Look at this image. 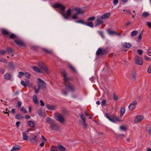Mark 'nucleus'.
I'll list each match as a JSON object with an SVG mask.
<instances>
[{
	"label": "nucleus",
	"mask_w": 151,
	"mask_h": 151,
	"mask_svg": "<svg viewBox=\"0 0 151 151\" xmlns=\"http://www.w3.org/2000/svg\"><path fill=\"white\" fill-rule=\"evenodd\" d=\"M62 75L64 77V83L65 86V88L68 91L73 92L76 90V88L74 85L71 83H70L68 78L66 77V73L63 70L61 71Z\"/></svg>",
	"instance_id": "obj_1"
},
{
	"label": "nucleus",
	"mask_w": 151,
	"mask_h": 151,
	"mask_svg": "<svg viewBox=\"0 0 151 151\" xmlns=\"http://www.w3.org/2000/svg\"><path fill=\"white\" fill-rule=\"evenodd\" d=\"M72 10L76 12V14L73 15L72 19H76L78 18V14H82L84 13V11L83 8H81L76 7L74 6H72Z\"/></svg>",
	"instance_id": "obj_2"
},
{
	"label": "nucleus",
	"mask_w": 151,
	"mask_h": 151,
	"mask_svg": "<svg viewBox=\"0 0 151 151\" xmlns=\"http://www.w3.org/2000/svg\"><path fill=\"white\" fill-rule=\"evenodd\" d=\"M105 116L111 122L115 123L116 122H121L122 121V119L119 118L116 115H114L113 116L110 117L108 115V113H105L104 114Z\"/></svg>",
	"instance_id": "obj_3"
},
{
	"label": "nucleus",
	"mask_w": 151,
	"mask_h": 151,
	"mask_svg": "<svg viewBox=\"0 0 151 151\" xmlns=\"http://www.w3.org/2000/svg\"><path fill=\"white\" fill-rule=\"evenodd\" d=\"M72 10V7L67 9L65 13L62 14V15L63 17L66 19H68L70 17L71 14Z\"/></svg>",
	"instance_id": "obj_4"
},
{
	"label": "nucleus",
	"mask_w": 151,
	"mask_h": 151,
	"mask_svg": "<svg viewBox=\"0 0 151 151\" xmlns=\"http://www.w3.org/2000/svg\"><path fill=\"white\" fill-rule=\"evenodd\" d=\"M55 118L56 120L61 123H63L65 121V119L63 117L61 114H55Z\"/></svg>",
	"instance_id": "obj_5"
},
{
	"label": "nucleus",
	"mask_w": 151,
	"mask_h": 151,
	"mask_svg": "<svg viewBox=\"0 0 151 151\" xmlns=\"http://www.w3.org/2000/svg\"><path fill=\"white\" fill-rule=\"evenodd\" d=\"M37 80H38L37 82L38 86L39 88H45L46 86V84L45 82L39 78H37Z\"/></svg>",
	"instance_id": "obj_6"
},
{
	"label": "nucleus",
	"mask_w": 151,
	"mask_h": 151,
	"mask_svg": "<svg viewBox=\"0 0 151 151\" xmlns=\"http://www.w3.org/2000/svg\"><path fill=\"white\" fill-rule=\"evenodd\" d=\"M29 141L31 143L37 144L38 143V138L36 135L32 134L31 137L29 139Z\"/></svg>",
	"instance_id": "obj_7"
},
{
	"label": "nucleus",
	"mask_w": 151,
	"mask_h": 151,
	"mask_svg": "<svg viewBox=\"0 0 151 151\" xmlns=\"http://www.w3.org/2000/svg\"><path fill=\"white\" fill-rule=\"evenodd\" d=\"M135 63L136 64L140 65H142L143 64V61L142 59L137 56H136L135 57Z\"/></svg>",
	"instance_id": "obj_8"
},
{
	"label": "nucleus",
	"mask_w": 151,
	"mask_h": 151,
	"mask_svg": "<svg viewBox=\"0 0 151 151\" xmlns=\"http://www.w3.org/2000/svg\"><path fill=\"white\" fill-rule=\"evenodd\" d=\"M52 147L55 149H57L58 151H65L66 150V148L60 144L58 145L57 147L52 146Z\"/></svg>",
	"instance_id": "obj_9"
},
{
	"label": "nucleus",
	"mask_w": 151,
	"mask_h": 151,
	"mask_svg": "<svg viewBox=\"0 0 151 151\" xmlns=\"http://www.w3.org/2000/svg\"><path fill=\"white\" fill-rule=\"evenodd\" d=\"M137 104V102L136 101H133L129 106L128 108L130 111H132L134 109Z\"/></svg>",
	"instance_id": "obj_10"
},
{
	"label": "nucleus",
	"mask_w": 151,
	"mask_h": 151,
	"mask_svg": "<svg viewBox=\"0 0 151 151\" xmlns=\"http://www.w3.org/2000/svg\"><path fill=\"white\" fill-rule=\"evenodd\" d=\"M54 7L55 8H60V9L63 11H64L65 9V7L64 5H62L60 3H55L54 5Z\"/></svg>",
	"instance_id": "obj_11"
},
{
	"label": "nucleus",
	"mask_w": 151,
	"mask_h": 151,
	"mask_svg": "<svg viewBox=\"0 0 151 151\" xmlns=\"http://www.w3.org/2000/svg\"><path fill=\"white\" fill-rule=\"evenodd\" d=\"M144 119V117L143 116H136L134 119V122L135 123H137Z\"/></svg>",
	"instance_id": "obj_12"
},
{
	"label": "nucleus",
	"mask_w": 151,
	"mask_h": 151,
	"mask_svg": "<svg viewBox=\"0 0 151 151\" xmlns=\"http://www.w3.org/2000/svg\"><path fill=\"white\" fill-rule=\"evenodd\" d=\"M50 127L52 130H57L59 128V126L57 124H53V123L51 124Z\"/></svg>",
	"instance_id": "obj_13"
},
{
	"label": "nucleus",
	"mask_w": 151,
	"mask_h": 151,
	"mask_svg": "<svg viewBox=\"0 0 151 151\" xmlns=\"http://www.w3.org/2000/svg\"><path fill=\"white\" fill-rule=\"evenodd\" d=\"M20 149L21 147L20 146L18 145H16L12 147L11 151H17L19 150Z\"/></svg>",
	"instance_id": "obj_14"
},
{
	"label": "nucleus",
	"mask_w": 151,
	"mask_h": 151,
	"mask_svg": "<svg viewBox=\"0 0 151 151\" xmlns=\"http://www.w3.org/2000/svg\"><path fill=\"white\" fill-rule=\"evenodd\" d=\"M110 13L108 12H107L100 17V18L102 19H105L109 17Z\"/></svg>",
	"instance_id": "obj_15"
},
{
	"label": "nucleus",
	"mask_w": 151,
	"mask_h": 151,
	"mask_svg": "<svg viewBox=\"0 0 151 151\" xmlns=\"http://www.w3.org/2000/svg\"><path fill=\"white\" fill-rule=\"evenodd\" d=\"M38 113L39 115L41 116H45L46 115V114L44 111H43L41 109H39L38 110Z\"/></svg>",
	"instance_id": "obj_16"
},
{
	"label": "nucleus",
	"mask_w": 151,
	"mask_h": 151,
	"mask_svg": "<svg viewBox=\"0 0 151 151\" xmlns=\"http://www.w3.org/2000/svg\"><path fill=\"white\" fill-rule=\"evenodd\" d=\"M15 42L17 45L20 46L24 47L25 46L24 43L21 40H15Z\"/></svg>",
	"instance_id": "obj_17"
},
{
	"label": "nucleus",
	"mask_w": 151,
	"mask_h": 151,
	"mask_svg": "<svg viewBox=\"0 0 151 151\" xmlns=\"http://www.w3.org/2000/svg\"><path fill=\"white\" fill-rule=\"evenodd\" d=\"M46 106L47 108L49 110H54L56 109L55 106L53 105L47 104L46 105Z\"/></svg>",
	"instance_id": "obj_18"
},
{
	"label": "nucleus",
	"mask_w": 151,
	"mask_h": 151,
	"mask_svg": "<svg viewBox=\"0 0 151 151\" xmlns=\"http://www.w3.org/2000/svg\"><path fill=\"white\" fill-rule=\"evenodd\" d=\"M27 124L31 127L34 128L35 127V124L32 121H29L27 122Z\"/></svg>",
	"instance_id": "obj_19"
},
{
	"label": "nucleus",
	"mask_w": 151,
	"mask_h": 151,
	"mask_svg": "<svg viewBox=\"0 0 151 151\" xmlns=\"http://www.w3.org/2000/svg\"><path fill=\"white\" fill-rule=\"evenodd\" d=\"M107 32L110 35H118V34L117 32L115 31H112L110 29H108Z\"/></svg>",
	"instance_id": "obj_20"
},
{
	"label": "nucleus",
	"mask_w": 151,
	"mask_h": 151,
	"mask_svg": "<svg viewBox=\"0 0 151 151\" xmlns=\"http://www.w3.org/2000/svg\"><path fill=\"white\" fill-rule=\"evenodd\" d=\"M8 68L9 70H12L14 69V66L12 62H11L9 63Z\"/></svg>",
	"instance_id": "obj_21"
},
{
	"label": "nucleus",
	"mask_w": 151,
	"mask_h": 151,
	"mask_svg": "<svg viewBox=\"0 0 151 151\" xmlns=\"http://www.w3.org/2000/svg\"><path fill=\"white\" fill-rule=\"evenodd\" d=\"M85 122L86 121L82 122V121L80 122L83 128L84 129H86L87 127V124L85 123Z\"/></svg>",
	"instance_id": "obj_22"
},
{
	"label": "nucleus",
	"mask_w": 151,
	"mask_h": 151,
	"mask_svg": "<svg viewBox=\"0 0 151 151\" xmlns=\"http://www.w3.org/2000/svg\"><path fill=\"white\" fill-rule=\"evenodd\" d=\"M146 128L147 131L149 134H151V125H147L146 126Z\"/></svg>",
	"instance_id": "obj_23"
},
{
	"label": "nucleus",
	"mask_w": 151,
	"mask_h": 151,
	"mask_svg": "<svg viewBox=\"0 0 151 151\" xmlns=\"http://www.w3.org/2000/svg\"><path fill=\"white\" fill-rule=\"evenodd\" d=\"M85 25L87 26H89L91 27H93V24L91 22H85Z\"/></svg>",
	"instance_id": "obj_24"
},
{
	"label": "nucleus",
	"mask_w": 151,
	"mask_h": 151,
	"mask_svg": "<svg viewBox=\"0 0 151 151\" xmlns=\"http://www.w3.org/2000/svg\"><path fill=\"white\" fill-rule=\"evenodd\" d=\"M22 135L23 139L24 140H27L28 139V136L27 135L25 132H22Z\"/></svg>",
	"instance_id": "obj_25"
},
{
	"label": "nucleus",
	"mask_w": 151,
	"mask_h": 151,
	"mask_svg": "<svg viewBox=\"0 0 151 151\" xmlns=\"http://www.w3.org/2000/svg\"><path fill=\"white\" fill-rule=\"evenodd\" d=\"M123 46L126 48H129L132 46V44L129 43L125 42L123 44Z\"/></svg>",
	"instance_id": "obj_26"
},
{
	"label": "nucleus",
	"mask_w": 151,
	"mask_h": 151,
	"mask_svg": "<svg viewBox=\"0 0 151 151\" xmlns=\"http://www.w3.org/2000/svg\"><path fill=\"white\" fill-rule=\"evenodd\" d=\"M4 78L6 80H9L11 78V75L8 73H6L4 76Z\"/></svg>",
	"instance_id": "obj_27"
},
{
	"label": "nucleus",
	"mask_w": 151,
	"mask_h": 151,
	"mask_svg": "<svg viewBox=\"0 0 151 151\" xmlns=\"http://www.w3.org/2000/svg\"><path fill=\"white\" fill-rule=\"evenodd\" d=\"M32 100L33 102L36 104H38V101L37 99V98L36 95H34L33 96Z\"/></svg>",
	"instance_id": "obj_28"
},
{
	"label": "nucleus",
	"mask_w": 151,
	"mask_h": 151,
	"mask_svg": "<svg viewBox=\"0 0 151 151\" xmlns=\"http://www.w3.org/2000/svg\"><path fill=\"white\" fill-rule=\"evenodd\" d=\"M96 25H100L103 23V21L100 19H97L96 20Z\"/></svg>",
	"instance_id": "obj_29"
},
{
	"label": "nucleus",
	"mask_w": 151,
	"mask_h": 151,
	"mask_svg": "<svg viewBox=\"0 0 151 151\" xmlns=\"http://www.w3.org/2000/svg\"><path fill=\"white\" fill-rule=\"evenodd\" d=\"M47 122L49 124H51L53 123V121L49 117H47L46 119Z\"/></svg>",
	"instance_id": "obj_30"
},
{
	"label": "nucleus",
	"mask_w": 151,
	"mask_h": 151,
	"mask_svg": "<svg viewBox=\"0 0 151 151\" xmlns=\"http://www.w3.org/2000/svg\"><path fill=\"white\" fill-rule=\"evenodd\" d=\"M33 69L34 70L37 72L40 73H42V71L39 68H38L36 66H34L33 67Z\"/></svg>",
	"instance_id": "obj_31"
},
{
	"label": "nucleus",
	"mask_w": 151,
	"mask_h": 151,
	"mask_svg": "<svg viewBox=\"0 0 151 151\" xmlns=\"http://www.w3.org/2000/svg\"><path fill=\"white\" fill-rule=\"evenodd\" d=\"M125 111V109L124 107H123L121 108L120 110V117H122Z\"/></svg>",
	"instance_id": "obj_32"
},
{
	"label": "nucleus",
	"mask_w": 151,
	"mask_h": 151,
	"mask_svg": "<svg viewBox=\"0 0 151 151\" xmlns=\"http://www.w3.org/2000/svg\"><path fill=\"white\" fill-rule=\"evenodd\" d=\"M102 50L101 48H99L96 52V54L97 55H99L102 54Z\"/></svg>",
	"instance_id": "obj_33"
},
{
	"label": "nucleus",
	"mask_w": 151,
	"mask_h": 151,
	"mask_svg": "<svg viewBox=\"0 0 151 151\" xmlns=\"http://www.w3.org/2000/svg\"><path fill=\"white\" fill-rule=\"evenodd\" d=\"M119 129L121 130L125 131L127 129V128L124 126L122 125L120 127Z\"/></svg>",
	"instance_id": "obj_34"
},
{
	"label": "nucleus",
	"mask_w": 151,
	"mask_h": 151,
	"mask_svg": "<svg viewBox=\"0 0 151 151\" xmlns=\"http://www.w3.org/2000/svg\"><path fill=\"white\" fill-rule=\"evenodd\" d=\"M138 32L137 31H132L131 33V35L132 37H134L136 36Z\"/></svg>",
	"instance_id": "obj_35"
},
{
	"label": "nucleus",
	"mask_w": 151,
	"mask_h": 151,
	"mask_svg": "<svg viewBox=\"0 0 151 151\" xmlns=\"http://www.w3.org/2000/svg\"><path fill=\"white\" fill-rule=\"evenodd\" d=\"M79 116L82 119L83 121L82 122L86 121L85 117L81 113L79 114Z\"/></svg>",
	"instance_id": "obj_36"
},
{
	"label": "nucleus",
	"mask_w": 151,
	"mask_h": 151,
	"mask_svg": "<svg viewBox=\"0 0 151 151\" xmlns=\"http://www.w3.org/2000/svg\"><path fill=\"white\" fill-rule=\"evenodd\" d=\"M40 88H39V87L38 86L37 88V87L35 86H34V88H35V93H38L39 91Z\"/></svg>",
	"instance_id": "obj_37"
},
{
	"label": "nucleus",
	"mask_w": 151,
	"mask_h": 151,
	"mask_svg": "<svg viewBox=\"0 0 151 151\" xmlns=\"http://www.w3.org/2000/svg\"><path fill=\"white\" fill-rule=\"evenodd\" d=\"M0 62L5 63H6L7 62V60L5 58H0Z\"/></svg>",
	"instance_id": "obj_38"
},
{
	"label": "nucleus",
	"mask_w": 151,
	"mask_h": 151,
	"mask_svg": "<svg viewBox=\"0 0 151 151\" xmlns=\"http://www.w3.org/2000/svg\"><path fill=\"white\" fill-rule=\"evenodd\" d=\"M21 110L24 113H27V111L26 109L23 107H21Z\"/></svg>",
	"instance_id": "obj_39"
},
{
	"label": "nucleus",
	"mask_w": 151,
	"mask_h": 151,
	"mask_svg": "<svg viewBox=\"0 0 151 151\" xmlns=\"http://www.w3.org/2000/svg\"><path fill=\"white\" fill-rule=\"evenodd\" d=\"M113 98L114 100L115 101H116L118 99L117 96L115 93H114L113 94Z\"/></svg>",
	"instance_id": "obj_40"
},
{
	"label": "nucleus",
	"mask_w": 151,
	"mask_h": 151,
	"mask_svg": "<svg viewBox=\"0 0 151 151\" xmlns=\"http://www.w3.org/2000/svg\"><path fill=\"white\" fill-rule=\"evenodd\" d=\"M2 33L3 34L6 35H8L9 33V32L7 31L5 29H3L2 30Z\"/></svg>",
	"instance_id": "obj_41"
},
{
	"label": "nucleus",
	"mask_w": 151,
	"mask_h": 151,
	"mask_svg": "<svg viewBox=\"0 0 151 151\" xmlns=\"http://www.w3.org/2000/svg\"><path fill=\"white\" fill-rule=\"evenodd\" d=\"M6 50L9 53H12L13 52V50L10 47H7L6 48Z\"/></svg>",
	"instance_id": "obj_42"
},
{
	"label": "nucleus",
	"mask_w": 151,
	"mask_h": 151,
	"mask_svg": "<svg viewBox=\"0 0 151 151\" xmlns=\"http://www.w3.org/2000/svg\"><path fill=\"white\" fill-rule=\"evenodd\" d=\"M16 117L18 119H21L23 118V117L21 114H18L16 116Z\"/></svg>",
	"instance_id": "obj_43"
},
{
	"label": "nucleus",
	"mask_w": 151,
	"mask_h": 151,
	"mask_svg": "<svg viewBox=\"0 0 151 151\" xmlns=\"http://www.w3.org/2000/svg\"><path fill=\"white\" fill-rule=\"evenodd\" d=\"M24 75L26 77L29 78L30 77V75L29 73H25Z\"/></svg>",
	"instance_id": "obj_44"
},
{
	"label": "nucleus",
	"mask_w": 151,
	"mask_h": 151,
	"mask_svg": "<svg viewBox=\"0 0 151 151\" xmlns=\"http://www.w3.org/2000/svg\"><path fill=\"white\" fill-rule=\"evenodd\" d=\"M38 65L40 68H42L44 66V64L42 62H40L38 63Z\"/></svg>",
	"instance_id": "obj_45"
},
{
	"label": "nucleus",
	"mask_w": 151,
	"mask_h": 151,
	"mask_svg": "<svg viewBox=\"0 0 151 151\" xmlns=\"http://www.w3.org/2000/svg\"><path fill=\"white\" fill-rule=\"evenodd\" d=\"M6 52V51L4 50H0V56L1 55H4L5 54Z\"/></svg>",
	"instance_id": "obj_46"
},
{
	"label": "nucleus",
	"mask_w": 151,
	"mask_h": 151,
	"mask_svg": "<svg viewBox=\"0 0 151 151\" xmlns=\"http://www.w3.org/2000/svg\"><path fill=\"white\" fill-rule=\"evenodd\" d=\"M96 19V18L95 17H89L88 19V21H93Z\"/></svg>",
	"instance_id": "obj_47"
},
{
	"label": "nucleus",
	"mask_w": 151,
	"mask_h": 151,
	"mask_svg": "<svg viewBox=\"0 0 151 151\" xmlns=\"http://www.w3.org/2000/svg\"><path fill=\"white\" fill-rule=\"evenodd\" d=\"M76 22L77 23H81L83 24H85V22L81 20H79Z\"/></svg>",
	"instance_id": "obj_48"
},
{
	"label": "nucleus",
	"mask_w": 151,
	"mask_h": 151,
	"mask_svg": "<svg viewBox=\"0 0 151 151\" xmlns=\"http://www.w3.org/2000/svg\"><path fill=\"white\" fill-rule=\"evenodd\" d=\"M21 83L22 85L24 86L27 87V85L26 84L25 82H24L23 81H21Z\"/></svg>",
	"instance_id": "obj_49"
},
{
	"label": "nucleus",
	"mask_w": 151,
	"mask_h": 151,
	"mask_svg": "<svg viewBox=\"0 0 151 151\" xmlns=\"http://www.w3.org/2000/svg\"><path fill=\"white\" fill-rule=\"evenodd\" d=\"M142 32H141L138 38V42H140L142 38Z\"/></svg>",
	"instance_id": "obj_50"
},
{
	"label": "nucleus",
	"mask_w": 151,
	"mask_h": 151,
	"mask_svg": "<svg viewBox=\"0 0 151 151\" xmlns=\"http://www.w3.org/2000/svg\"><path fill=\"white\" fill-rule=\"evenodd\" d=\"M22 102L20 101H18L17 104V106L18 108H19L21 106Z\"/></svg>",
	"instance_id": "obj_51"
},
{
	"label": "nucleus",
	"mask_w": 151,
	"mask_h": 151,
	"mask_svg": "<svg viewBox=\"0 0 151 151\" xmlns=\"http://www.w3.org/2000/svg\"><path fill=\"white\" fill-rule=\"evenodd\" d=\"M147 52L149 56H151V48H150L148 49Z\"/></svg>",
	"instance_id": "obj_52"
},
{
	"label": "nucleus",
	"mask_w": 151,
	"mask_h": 151,
	"mask_svg": "<svg viewBox=\"0 0 151 151\" xmlns=\"http://www.w3.org/2000/svg\"><path fill=\"white\" fill-rule=\"evenodd\" d=\"M149 14L147 12H144L142 14V16L144 17H147L149 16Z\"/></svg>",
	"instance_id": "obj_53"
},
{
	"label": "nucleus",
	"mask_w": 151,
	"mask_h": 151,
	"mask_svg": "<svg viewBox=\"0 0 151 151\" xmlns=\"http://www.w3.org/2000/svg\"><path fill=\"white\" fill-rule=\"evenodd\" d=\"M101 104L102 105L105 106L106 104V100L105 99H103L101 101Z\"/></svg>",
	"instance_id": "obj_54"
},
{
	"label": "nucleus",
	"mask_w": 151,
	"mask_h": 151,
	"mask_svg": "<svg viewBox=\"0 0 151 151\" xmlns=\"http://www.w3.org/2000/svg\"><path fill=\"white\" fill-rule=\"evenodd\" d=\"M70 68L74 72H76V71L74 68L71 65H69Z\"/></svg>",
	"instance_id": "obj_55"
},
{
	"label": "nucleus",
	"mask_w": 151,
	"mask_h": 151,
	"mask_svg": "<svg viewBox=\"0 0 151 151\" xmlns=\"http://www.w3.org/2000/svg\"><path fill=\"white\" fill-rule=\"evenodd\" d=\"M5 72L4 70L2 68H0V73L1 74H3Z\"/></svg>",
	"instance_id": "obj_56"
},
{
	"label": "nucleus",
	"mask_w": 151,
	"mask_h": 151,
	"mask_svg": "<svg viewBox=\"0 0 151 151\" xmlns=\"http://www.w3.org/2000/svg\"><path fill=\"white\" fill-rule=\"evenodd\" d=\"M16 37V35L14 34H11L9 36L10 38L11 39L14 38H15Z\"/></svg>",
	"instance_id": "obj_57"
},
{
	"label": "nucleus",
	"mask_w": 151,
	"mask_h": 151,
	"mask_svg": "<svg viewBox=\"0 0 151 151\" xmlns=\"http://www.w3.org/2000/svg\"><path fill=\"white\" fill-rule=\"evenodd\" d=\"M147 71L148 73H151V65L149 66L148 68Z\"/></svg>",
	"instance_id": "obj_58"
},
{
	"label": "nucleus",
	"mask_w": 151,
	"mask_h": 151,
	"mask_svg": "<svg viewBox=\"0 0 151 151\" xmlns=\"http://www.w3.org/2000/svg\"><path fill=\"white\" fill-rule=\"evenodd\" d=\"M42 68L46 72H47L48 71V68L47 67L45 66H43Z\"/></svg>",
	"instance_id": "obj_59"
},
{
	"label": "nucleus",
	"mask_w": 151,
	"mask_h": 151,
	"mask_svg": "<svg viewBox=\"0 0 151 151\" xmlns=\"http://www.w3.org/2000/svg\"><path fill=\"white\" fill-rule=\"evenodd\" d=\"M137 51L138 54L140 55H141L143 52V51L142 50H138Z\"/></svg>",
	"instance_id": "obj_60"
},
{
	"label": "nucleus",
	"mask_w": 151,
	"mask_h": 151,
	"mask_svg": "<svg viewBox=\"0 0 151 151\" xmlns=\"http://www.w3.org/2000/svg\"><path fill=\"white\" fill-rule=\"evenodd\" d=\"M118 136L120 138H125V136L124 134H118Z\"/></svg>",
	"instance_id": "obj_61"
},
{
	"label": "nucleus",
	"mask_w": 151,
	"mask_h": 151,
	"mask_svg": "<svg viewBox=\"0 0 151 151\" xmlns=\"http://www.w3.org/2000/svg\"><path fill=\"white\" fill-rule=\"evenodd\" d=\"M24 74L22 72H19V75L18 76L19 77V78H21L23 75H24Z\"/></svg>",
	"instance_id": "obj_62"
},
{
	"label": "nucleus",
	"mask_w": 151,
	"mask_h": 151,
	"mask_svg": "<svg viewBox=\"0 0 151 151\" xmlns=\"http://www.w3.org/2000/svg\"><path fill=\"white\" fill-rule=\"evenodd\" d=\"M118 2V0H114L113 1V4L114 5H116Z\"/></svg>",
	"instance_id": "obj_63"
},
{
	"label": "nucleus",
	"mask_w": 151,
	"mask_h": 151,
	"mask_svg": "<svg viewBox=\"0 0 151 151\" xmlns=\"http://www.w3.org/2000/svg\"><path fill=\"white\" fill-rule=\"evenodd\" d=\"M147 25L150 28H151V22H147Z\"/></svg>",
	"instance_id": "obj_64"
}]
</instances>
